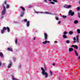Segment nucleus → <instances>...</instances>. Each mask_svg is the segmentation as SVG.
I'll list each match as a JSON object with an SVG mask.
<instances>
[{"mask_svg": "<svg viewBox=\"0 0 80 80\" xmlns=\"http://www.w3.org/2000/svg\"><path fill=\"white\" fill-rule=\"evenodd\" d=\"M7 30L6 27H4L3 28V30H2L1 31V33H2V34H3L5 30Z\"/></svg>", "mask_w": 80, "mask_h": 80, "instance_id": "7", "label": "nucleus"}, {"mask_svg": "<svg viewBox=\"0 0 80 80\" xmlns=\"http://www.w3.org/2000/svg\"><path fill=\"white\" fill-rule=\"evenodd\" d=\"M41 70L42 71V73L43 75H45L46 78L48 77V74L47 72H45V70H44V69L42 67L41 68Z\"/></svg>", "mask_w": 80, "mask_h": 80, "instance_id": "1", "label": "nucleus"}, {"mask_svg": "<svg viewBox=\"0 0 80 80\" xmlns=\"http://www.w3.org/2000/svg\"><path fill=\"white\" fill-rule=\"evenodd\" d=\"M6 29L7 30L8 32H10V28H9V27H7L6 28Z\"/></svg>", "mask_w": 80, "mask_h": 80, "instance_id": "15", "label": "nucleus"}, {"mask_svg": "<svg viewBox=\"0 0 80 80\" xmlns=\"http://www.w3.org/2000/svg\"><path fill=\"white\" fill-rule=\"evenodd\" d=\"M44 38L45 40H47V37H48V35L46 33H44Z\"/></svg>", "mask_w": 80, "mask_h": 80, "instance_id": "8", "label": "nucleus"}, {"mask_svg": "<svg viewBox=\"0 0 80 80\" xmlns=\"http://www.w3.org/2000/svg\"><path fill=\"white\" fill-rule=\"evenodd\" d=\"M63 18H67V16H66L63 15L62 16Z\"/></svg>", "mask_w": 80, "mask_h": 80, "instance_id": "22", "label": "nucleus"}, {"mask_svg": "<svg viewBox=\"0 0 80 80\" xmlns=\"http://www.w3.org/2000/svg\"><path fill=\"white\" fill-rule=\"evenodd\" d=\"M73 48H69V52H72V51H73Z\"/></svg>", "mask_w": 80, "mask_h": 80, "instance_id": "14", "label": "nucleus"}, {"mask_svg": "<svg viewBox=\"0 0 80 80\" xmlns=\"http://www.w3.org/2000/svg\"><path fill=\"white\" fill-rule=\"evenodd\" d=\"M53 1L54 2H57V0H53Z\"/></svg>", "mask_w": 80, "mask_h": 80, "instance_id": "31", "label": "nucleus"}, {"mask_svg": "<svg viewBox=\"0 0 80 80\" xmlns=\"http://www.w3.org/2000/svg\"><path fill=\"white\" fill-rule=\"evenodd\" d=\"M51 3H52V4H55V3H54L53 2H50Z\"/></svg>", "mask_w": 80, "mask_h": 80, "instance_id": "33", "label": "nucleus"}, {"mask_svg": "<svg viewBox=\"0 0 80 80\" xmlns=\"http://www.w3.org/2000/svg\"><path fill=\"white\" fill-rule=\"evenodd\" d=\"M26 24L27 27H29V25H30V22L29 21L27 22Z\"/></svg>", "mask_w": 80, "mask_h": 80, "instance_id": "13", "label": "nucleus"}, {"mask_svg": "<svg viewBox=\"0 0 80 80\" xmlns=\"http://www.w3.org/2000/svg\"><path fill=\"white\" fill-rule=\"evenodd\" d=\"M69 34H70V35H71V34H73V32H72V31L69 32Z\"/></svg>", "mask_w": 80, "mask_h": 80, "instance_id": "24", "label": "nucleus"}, {"mask_svg": "<svg viewBox=\"0 0 80 80\" xmlns=\"http://www.w3.org/2000/svg\"><path fill=\"white\" fill-rule=\"evenodd\" d=\"M35 39H36L35 38H34V40H35Z\"/></svg>", "mask_w": 80, "mask_h": 80, "instance_id": "45", "label": "nucleus"}, {"mask_svg": "<svg viewBox=\"0 0 80 80\" xmlns=\"http://www.w3.org/2000/svg\"><path fill=\"white\" fill-rule=\"evenodd\" d=\"M8 51H11V52L13 51V49H12V48H8Z\"/></svg>", "mask_w": 80, "mask_h": 80, "instance_id": "12", "label": "nucleus"}, {"mask_svg": "<svg viewBox=\"0 0 80 80\" xmlns=\"http://www.w3.org/2000/svg\"><path fill=\"white\" fill-rule=\"evenodd\" d=\"M47 43H50V41H47Z\"/></svg>", "mask_w": 80, "mask_h": 80, "instance_id": "40", "label": "nucleus"}, {"mask_svg": "<svg viewBox=\"0 0 80 80\" xmlns=\"http://www.w3.org/2000/svg\"><path fill=\"white\" fill-rule=\"evenodd\" d=\"M78 22V21L77 20H76L74 22V23H77Z\"/></svg>", "mask_w": 80, "mask_h": 80, "instance_id": "23", "label": "nucleus"}, {"mask_svg": "<svg viewBox=\"0 0 80 80\" xmlns=\"http://www.w3.org/2000/svg\"><path fill=\"white\" fill-rule=\"evenodd\" d=\"M56 19L57 20H58V18L57 17H56Z\"/></svg>", "mask_w": 80, "mask_h": 80, "instance_id": "32", "label": "nucleus"}, {"mask_svg": "<svg viewBox=\"0 0 80 80\" xmlns=\"http://www.w3.org/2000/svg\"><path fill=\"white\" fill-rule=\"evenodd\" d=\"M3 55L2 52H0V56L1 57H2Z\"/></svg>", "mask_w": 80, "mask_h": 80, "instance_id": "17", "label": "nucleus"}, {"mask_svg": "<svg viewBox=\"0 0 80 80\" xmlns=\"http://www.w3.org/2000/svg\"><path fill=\"white\" fill-rule=\"evenodd\" d=\"M74 52H75V55H76V56H77V57L78 56V54L77 51L76 50H74Z\"/></svg>", "mask_w": 80, "mask_h": 80, "instance_id": "11", "label": "nucleus"}, {"mask_svg": "<svg viewBox=\"0 0 80 80\" xmlns=\"http://www.w3.org/2000/svg\"><path fill=\"white\" fill-rule=\"evenodd\" d=\"M71 47H74L76 49H78V46H77L75 45H72L71 46Z\"/></svg>", "mask_w": 80, "mask_h": 80, "instance_id": "9", "label": "nucleus"}, {"mask_svg": "<svg viewBox=\"0 0 80 80\" xmlns=\"http://www.w3.org/2000/svg\"><path fill=\"white\" fill-rule=\"evenodd\" d=\"M80 7H78L77 8V9L78 11H79V10H80Z\"/></svg>", "mask_w": 80, "mask_h": 80, "instance_id": "26", "label": "nucleus"}, {"mask_svg": "<svg viewBox=\"0 0 80 80\" xmlns=\"http://www.w3.org/2000/svg\"><path fill=\"white\" fill-rule=\"evenodd\" d=\"M44 1H45V2H47V0H44Z\"/></svg>", "mask_w": 80, "mask_h": 80, "instance_id": "44", "label": "nucleus"}, {"mask_svg": "<svg viewBox=\"0 0 80 80\" xmlns=\"http://www.w3.org/2000/svg\"><path fill=\"white\" fill-rule=\"evenodd\" d=\"M63 38H66L67 37L66 35H63Z\"/></svg>", "mask_w": 80, "mask_h": 80, "instance_id": "21", "label": "nucleus"}, {"mask_svg": "<svg viewBox=\"0 0 80 80\" xmlns=\"http://www.w3.org/2000/svg\"><path fill=\"white\" fill-rule=\"evenodd\" d=\"M2 6L3 8V10L2 11V15H3L5 13V11H6V9H5V7L4 6V4H2Z\"/></svg>", "mask_w": 80, "mask_h": 80, "instance_id": "3", "label": "nucleus"}, {"mask_svg": "<svg viewBox=\"0 0 80 80\" xmlns=\"http://www.w3.org/2000/svg\"><path fill=\"white\" fill-rule=\"evenodd\" d=\"M49 1H50V2H51V0H48Z\"/></svg>", "mask_w": 80, "mask_h": 80, "instance_id": "46", "label": "nucleus"}, {"mask_svg": "<svg viewBox=\"0 0 80 80\" xmlns=\"http://www.w3.org/2000/svg\"><path fill=\"white\" fill-rule=\"evenodd\" d=\"M23 15H20V16H21V17H23Z\"/></svg>", "mask_w": 80, "mask_h": 80, "instance_id": "41", "label": "nucleus"}, {"mask_svg": "<svg viewBox=\"0 0 80 80\" xmlns=\"http://www.w3.org/2000/svg\"><path fill=\"white\" fill-rule=\"evenodd\" d=\"M50 75H52V72L51 71H50Z\"/></svg>", "mask_w": 80, "mask_h": 80, "instance_id": "30", "label": "nucleus"}, {"mask_svg": "<svg viewBox=\"0 0 80 80\" xmlns=\"http://www.w3.org/2000/svg\"><path fill=\"white\" fill-rule=\"evenodd\" d=\"M63 33L64 35H67V32L66 31H65Z\"/></svg>", "mask_w": 80, "mask_h": 80, "instance_id": "25", "label": "nucleus"}, {"mask_svg": "<svg viewBox=\"0 0 80 80\" xmlns=\"http://www.w3.org/2000/svg\"><path fill=\"white\" fill-rule=\"evenodd\" d=\"M54 42L55 43H57V41H55Z\"/></svg>", "mask_w": 80, "mask_h": 80, "instance_id": "42", "label": "nucleus"}, {"mask_svg": "<svg viewBox=\"0 0 80 80\" xmlns=\"http://www.w3.org/2000/svg\"><path fill=\"white\" fill-rule=\"evenodd\" d=\"M10 62V63L9 65H8V68H10V67H11V66L12 65V62Z\"/></svg>", "mask_w": 80, "mask_h": 80, "instance_id": "16", "label": "nucleus"}, {"mask_svg": "<svg viewBox=\"0 0 80 80\" xmlns=\"http://www.w3.org/2000/svg\"><path fill=\"white\" fill-rule=\"evenodd\" d=\"M44 69L45 70H46V66L45 65H44Z\"/></svg>", "mask_w": 80, "mask_h": 80, "instance_id": "36", "label": "nucleus"}, {"mask_svg": "<svg viewBox=\"0 0 80 80\" xmlns=\"http://www.w3.org/2000/svg\"><path fill=\"white\" fill-rule=\"evenodd\" d=\"M74 15V12H72V10H70L68 12V15H71V16H73Z\"/></svg>", "mask_w": 80, "mask_h": 80, "instance_id": "4", "label": "nucleus"}, {"mask_svg": "<svg viewBox=\"0 0 80 80\" xmlns=\"http://www.w3.org/2000/svg\"><path fill=\"white\" fill-rule=\"evenodd\" d=\"M43 44H46L47 43V41L46 40L45 42H43Z\"/></svg>", "mask_w": 80, "mask_h": 80, "instance_id": "20", "label": "nucleus"}, {"mask_svg": "<svg viewBox=\"0 0 80 80\" xmlns=\"http://www.w3.org/2000/svg\"><path fill=\"white\" fill-rule=\"evenodd\" d=\"M78 58L79 59H80V56H79V57H78Z\"/></svg>", "mask_w": 80, "mask_h": 80, "instance_id": "43", "label": "nucleus"}, {"mask_svg": "<svg viewBox=\"0 0 80 80\" xmlns=\"http://www.w3.org/2000/svg\"><path fill=\"white\" fill-rule=\"evenodd\" d=\"M35 13H46V14H49V12H35Z\"/></svg>", "mask_w": 80, "mask_h": 80, "instance_id": "5", "label": "nucleus"}, {"mask_svg": "<svg viewBox=\"0 0 80 80\" xmlns=\"http://www.w3.org/2000/svg\"><path fill=\"white\" fill-rule=\"evenodd\" d=\"M52 65H53V66H55V63H53Z\"/></svg>", "mask_w": 80, "mask_h": 80, "instance_id": "38", "label": "nucleus"}, {"mask_svg": "<svg viewBox=\"0 0 80 80\" xmlns=\"http://www.w3.org/2000/svg\"><path fill=\"white\" fill-rule=\"evenodd\" d=\"M1 65H2V63H1V62H0V67L1 66Z\"/></svg>", "mask_w": 80, "mask_h": 80, "instance_id": "37", "label": "nucleus"}, {"mask_svg": "<svg viewBox=\"0 0 80 80\" xmlns=\"http://www.w3.org/2000/svg\"><path fill=\"white\" fill-rule=\"evenodd\" d=\"M66 43H70V41L69 40L67 41Z\"/></svg>", "mask_w": 80, "mask_h": 80, "instance_id": "29", "label": "nucleus"}, {"mask_svg": "<svg viewBox=\"0 0 80 80\" xmlns=\"http://www.w3.org/2000/svg\"><path fill=\"white\" fill-rule=\"evenodd\" d=\"M72 7L71 5H66L64 6V8H70Z\"/></svg>", "mask_w": 80, "mask_h": 80, "instance_id": "6", "label": "nucleus"}, {"mask_svg": "<svg viewBox=\"0 0 80 80\" xmlns=\"http://www.w3.org/2000/svg\"><path fill=\"white\" fill-rule=\"evenodd\" d=\"M10 6L8 4H6V8H9Z\"/></svg>", "mask_w": 80, "mask_h": 80, "instance_id": "19", "label": "nucleus"}, {"mask_svg": "<svg viewBox=\"0 0 80 80\" xmlns=\"http://www.w3.org/2000/svg\"><path fill=\"white\" fill-rule=\"evenodd\" d=\"M77 32L78 33H80V29H78L77 30Z\"/></svg>", "mask_w": 80, "mask_h": 80, "instance_id": "18", "label": "nucleus"}, {"mask_svg": "<svg viewBox=\"0 0 80 80\" xmlns=\"http://www.w3.org/2000/svg\"><path fill=\"white\" fill-rule=\"evenodd\" d=\"M58 24H60L61 22L60 21H58Z\"/></svg>", "mask_w": 80, "mask_h": 80, "instance_id": "35", "label": "nucleus"}, {"mask_svg": "<svg viewBox=\"0 0 80 80\" xmlns=\"http://www.w3.org/2000/svg\"><path fill=\"white\" fill-rule=\"evenodd\" d=\"M20 8L22 9V11H25V8H24V7L22 6L20 7Z\"/></svg>", "mask_w": 80, "mask_h": 80, "instance_id": "10", "label": "nucleus"}, {"mask_svg": "<svg viewBox=\"0 0 80 80\" xmlns=\"http://www.w3.org/2000/svg\"><path fill=\"white\" fill-rule=\"evenodd\" d=\"M17 41H18V40H17V39H16L15 41L16 44H17Z\"/></svg>", "mask_w": 80, "mask_h": 80, "instance_id": "28", "label": "nucleus"}, {"mask_svg": "<svg viewBox=\"0 0 80 80\" xmlns=\"http://www.w3.org/2000/svg\"><path fill=\"white\" fill-rule=\"evenodd\" d=\"M24 21L25 22H27V19H24Z\"/></svg>", "mask_w": 80, "mask_h": 80, "instance_id": "27", "label": "nucleus"}, {"mask_svg": "<svg viewBox=\"0 0 80 80\" xmlns=\"http://www.w3.org/2000/svg\"><path fill=\"white\" fill-rule=\"evenodd\" d=\"M4 3H5V4H6V3H7V1H6L4 2Z\"/></svg>", "mask_w": 80, "mask_h": 80, "instance_id": "39", "label": "nucleus"}, {"mask_svg": "<svg viewBox=\"0 0 80 80\" xmlns=\"http://www.w3.org/2000/svg\"><path fill=\"white\" fill-rule=\"evenodd\" d=\"M78 15L79 17V18H80V13H78Z\"/></svg>", "mask_w": 80, "mask_h": 80, "instance_id": "34", "label": "nucleus"}, {"mask_svg": "<svg viewBox=\"0 0 80 80\" xmlns=\"http://www.w3.org/2000/svg\"><path fill=\"white\" fill-rule=\"evenodd\" d=\"M79 38V35H76V38L75 37H74L73 39L74 40H76V41H74L73 42L74 43H76V42H79V39H78V38Z\"/></svg>", "mask_w": 80, "mask_h": 80, "instance_id": "2", "label": "nucleus"}]
</instances>
